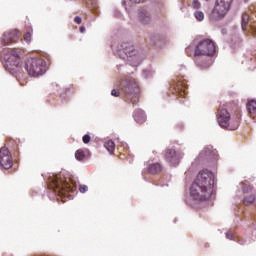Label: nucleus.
Listing matches in <instances>:
<instances>
[{"mask_svg": "<svg viewBox=\"0 0 256 256\" xmlns=\"http://www.w3.org/2000/svg\"><path fill=\"white\" fill-rule=\"evenodd\" d=\"M215 174L207 169L201 170L190 187V196L195 201H207L213 195Z\"/></svg>", "mask_w": 256, "mask_h": 256, "instance_id": "nucleus-1", "label": "nucleus"}, {"mask_svg": "<svg viewBox=\"0 0 256 256\" xmlns=\"http://www.w3.org/2000/svg\"><path fill=\"white\" fill-rule=\"evenodd\" d=\"M114 54L120 57V59L128 61L132 67H138L143 61V54L137 52L135 47L127 42L122 43L120 47L114 51Z\"/></svg>", "mask_w": 256, "mask_h": 256, "instance_id": "nucleus-2", "label": "nucleus"}, {"mask_svg": "<svg viewBox=\"0 0 256 256\" xmlns=\"http://www.w3.org/2000/svg\"><path fill=\"white\" fill-rule=\"evenodd\" d=\"M2 59L4 62V67L12 75L19 73L21 71V58L19 57V52L15 49L5 50Z\"/></svg>", "mask_w": 256, "mask_h": 256, "instance_id": "nucleus-3", "label": "nucleus"}, {"mask_svg": "<svg viewBox=\"0 0 256 256\" xmlns=\"http://www.w3.org/2000/svg\"><path fill=\"white\" fill-rule=\"evenodd\" d=\"M25 68L31 77H39L47 71V62L43 58H29Z\"/></svg>", "mask_w": 256, "mask_h": 256, "instance_id": "nucleus-4", "label": "nucleus"}, {"mask_svg": "<svg viewBox=\"0 0 256 256\" xmlns=\"http://www.w3.org/2000/svg\"><path fill=\"white\" fill-rule=\"evenodd\" d=\"M231 3H233V0H215L210 19H214L215 21L225 19L227 13H229V9H231Z\"/></svg>", "mask_w": 256, "mask_h": 256, "instance_id": "nucleus-5", "label": "nucleus"}, {"mask_svg": "<svg viewBox=\"0 0 256 256\" xmlns=\"http://www.w3.org/2000/svg\"><path fill=\"white\" fill-rule=\"evenodd\" d=\"M218 125L222 127V129H228L229 131H235L239 128V121H235L231 123V114L225 108H221L218 110L216 115Z\"/></svg>", "mask_w": 256, "mask_h": 256, "instance_id": "nucleus-6", "label": "nucleus"}, {"mask_svg": "<svg viewBox=\"0 0 256 256\" xmlns=\"http://www.w3.org/2000/svg\"><path fill=\"white\" fill-rule=\"evenodd\" d=\"M213 57L215 55V42L211 39H204L195 48V56Z\"/></svg>", "mask_w": 256, "mask_h": 256, "instance_id": "nucleus-7", "label": "nucleus"}, {"mask_svg": "<svg viewBox=\"0 0 256 256\" xmlns=\"http://www.w3.org/2000/svg\"><path fill=\"white\" fill-rule=\"evenodd\" d=\"M122 91L129 99H131V97H137V93H139L137 80L133 77H127L122 83Z\"/></svg>", "mask_w": 256, "mask_h": 256, "instance_id": "nucleus-8", "label": "nucleus"}, {"mask_svg": "<svg viewBox=\"0 0 256 256\" xmlns=\"http://www.w3.org/2000/svg\"><path fill=\"white\" fill-rule=\"evenodd\" d=\"M183 155L184 154L181 151H176L173 148H168L165 151V159L172 167L179 165Z\"/></svg>", "mask_w": 256, "mask_h": 256, "instance_id": "nucleus-9", "label": "nucleus"}, {"mask_svg": "<svg viewBox=\"0 0 256 256\" xmlns=\"http://www.w3.org/2000/svg\"><path fill=\"white\" fill-rule=\"evenodd\" d=\"M13 167V157L7 147L3 146L0 149V169H11Z\"/></svg>", "mask_w": 256, "mask_h": 256, "instance_id": "nucleus-10", "label": "nucleus"}, {"mask_svg": "<svg viewBox=\"0 0 256 256\" xmlns=\"http://www.w3.org/2000/svg\"><path fill=\"white\" fill-rule=\"evenodd\" d=\"M215 157H217V150L213 149V146H206L201 150L196 161L198 163H203V161L207 159H215Z\"/></svg>", "mask_w": 256, "mask_h": 256, "instance_id": "nucleus-11", "label": "nucleus"}, {"mask_svg": "<svg viewBox=\"0 0 256 256\" xmlns=\"http://www.w3.org/2000/svg\"><path fill=\"white\" fill-rule=\"evenodd\" d=\"M172 87H174L176 93L180 97H183L185 95V87H187V80L183 79V77H177V79L174 80Z\"/></svg>", "mask_w": 256, "mask_h": 256, "instance_id": "nucleus-12", "label": "nucleus"}, {"mask_svg": "<svg viewBox=\"0 0 256 256\" xmlns=\"http://www.w3.org/2000/svg\"><path fill=\"white\" fill-rule=\"evenodd\" d=\"M53 185L56 187V189H59V193H67L71 191V186L67 182H63V180H59L58 178L53 180Z\"/></svg>", "mask_w": 256, "mask_h": 256, "instance_id": "nucleus-13", "label": "nucleus"}, {"mask_svg": "<svg viewBox=\"0 0 256 256\" xmlns=\"http://www.w3.org/2000/svg\"><path fill=\"white\" fill-rule=\"evenodd\" d=\"M138 17L143 25H149L151 23V13L147 10H140Z\"/></svg>", "mask_w": 256, "mask_h": 256, "instance_id": "nucleus-14", "label": "nucleus"}, {"mask_svg": "<svg viewBox=\"0 0 256 256\" xmlns=\"http://www.w3.org/2000/svg\"><path fill=\"white\" fill-rule=\"evenodd\" d=\"M15 37H17V31L5 32L2 36V43H4L5 45H7V43H12Z\"/></svg>", "mask_w": 256, "mask_h": 256, "instance_id": "nucleus-15", "label": "nucleus"}, {"mask_svg": "<svg viewBox=\"0 0 256 256\" xmlns=\"http://www.w3.org/2000/svg\"><path fill=\"white\" fill-rule=\"evenodd\" d=\"M134 121H136V123H145V121H147V116L145 115V112L143 110H136L134 112Z\"/></svg>", "mask_w": 256, "mask_h": 256, "instance_id": "nucleus-16", "label": "nucleus"}, {"mask_svg": "<svg viewBox=\"0 0 256 256\" xmlns=\"http://www.w3.org/2000/svg\"><path fill=\"white\" fill-rule=\"evenodd\" d=\"M196 63L198 67H201V69H209L210 65H213V60L209 58L208 60H204L203 58H198L196 60Z\"/></svg>", "mask_w": 256, "mask_h": 256, "instance_id": "nucleus-17", "label": "nucleus"}, {"mask_svg": "<svg viewBox=\"0 0 256 256\" xmlns=\"http://www.w3.org/2000/svg\"><path fill=\"white\" fill-rule=\"evenodd\" d=\"M247 111L250 115H256V101L252 100L247 104Z\"/></svg>", "mask_w": 256, "mask_h": 256, "instance_id": "nucleus-18", "label": "nucleus"}, {"mask_svg": "<svg viewBox=\"0 0 256 256\" xmlns=\"http://www.w3.org/2000/svg\"><path fill=\"white\" fill-rule=\"evenodd\" d=\"M148 171L152 174L159 173V171H161V164L159 163L151 164L148 167Z\"/></svg>", "mask_w": 256, "mask_h": 256, "instance_id": "nucleus-19", "label": "nucleus"}, {"mask_svg": "<svg viewBox=\"0 0 256 256\" xmlns=\"http://www.w3.org/2000/svg\"><path fill=\"white\" fill-rule=\"evenodd\" d=\"M32 33H33V28L27 27L26 28V33L24 34V41H26V43H31Z\"/></svg>", "mask_w": 256, "mask_h": 256, "instance_id": "nucleus-20", "label": "nucleus"}, {"mask_svg": "<svg viewBox=\"0 0 256 256\" xmlns=\"http://www.w3.org/2000/svg\"><path fill=\"white\" fill-rule=\"evenodd\" d=\"M254 202H255V196L254 195L245 196L244 199H243V203L246 206L253 205Z\"/></svg>", "mask_w": 256, "mask_h": 256, "instance_id": "nucleus-21", "label": "nucleus"}, {"mask_svg": "<svg viewBox=\"0 0 256 256\" xmlns=\"http://www.w3.org/2000/svg\"><path fill=\"white\" fill-rule=\"evenodd\" d=\"M105 148L109 153H113L115 151V142L109 140L105 143Z\"/></svg>", "mask_w": 256, "mask_h": 256, "instance_id": "nucleus-22", "label": "nucleus"}, {"mask_svg": "<svg viewBox=\"0 0 256 256\" xmlns=\"http://www.w3.org/2000/svg\"><path fill=\"white\" fill-rule=\"evenodd\" d=\"M247 25H249V14H244L242 16V29L245 31L247 29Z\"/></svg>", "mask_w": 256, "mask_h": 256, "instance_id": "nucleus-23", "label": "nucleus"}, {"mask_svg": "<svg viewBox=\"0 0 256 256\" xmlns=\"http://www.w3.org/2000/svg\"><path fill=\"white\" fill-rule=\"evenodd\" d=\"M75 157L77 161H83V159H85V151L81 149L77 150L75 153Z\"/></svg>", "mask_w": 256, "mask_h": 256, "instance_id": "nucleus-24", "label": "nucleus"}, {"mask_svg": "<svg viewBox=\"0 0 256 256\" xmlns=\"http://www.w3.org/2000/svg\"><path fill=\"white\" fill-rule=\"evenodd\" d=\"M194 17L197 21H203L205 19V14L202 11L194 12Z\"/></svg>", "mask_w": 256, "mask_h": 256, "instance_id": "nucleus-25", "label": "nucleus"}, {"mask_svg": "<svg viewBox=\"0 0 256 256\" xmlns=\"http://www.w3.org/2000/svg\"><path fill=\"white\" fill-rule=\"evenodd\" d=\"M192 7H194V9H199L201 7V2H199V0H193Z\"/></svg>", "mask_w": 256, "mask_h": 256, "instance_id": "nucleus-26", "label": "nucleus"}, {"mask_svg": "<svg viewBox=\"0 0 256 256\" xmlns=\"http://www.w3.org/2000/svg\"><path fill=\"white\" fill-rule=\"evenodd\" d=\"M82 141H83V143H85V144H87V143H89L90 141H91V136H89V135H84L83 136V138H82Z\"/></svg>", "mask_w": 256, "mask_h": 256, "instance_id": "nucleus-27", "label": "nucleus"}, {"mask_svg": "<svg viewBox=\"0 0 256 256\" xmlns=\"http://www.w3.org/2000/svg\"><path fill=\"white\" fill-rule=\"evenodd\" d=\"M89 188L87 187V185H82L79 187V191L80 193H86V191L88 190Z\"/></svg>", "mask_w": 256, "mask_h": 256, "instance_id": "nucleus-28", "label": "nucleus"}, {"mask_svg": "<svg viewBox=\"0 0 256 256\" xmlns=\"http://www.w3.org/2000/svg\"><path fill=\"white\" fill-rule=\"evenodd\" d=\"M111 95H112L113 97H119V91L113 89V90L111 91Z\"/></svg>", "mask_w": 256, "mask_h": 256, "instance_id": "nucleus-29", "label": "nucleus"}, {"mask_svg": "<svg viewBox=\"0 0 256 256\" xmlns=\"http://www.w3.org/2000/svg\"><path fill=\"white\" fill-rule=\"evenodd\" d=\"M75 23H77L78 25H81V23H82L81 17L76 16V17H75Z\"/></svg>", "mask_w": 256, "mask_h": 256, "instance_id": "nucleus-30", "label": "nucleus"}, {"mask_svg": "<svg viewBox=\"0 0 256 256\" xmlns=\"http://www.w3.org/2000/svg\"><path fill=\"white\" fill-rule=\"evenodd\" d=\"M226 237L227 239H233V232H227Z\"/></svg>", "mask_w": 256, "mask_h": 256, "instance_id": "nucleus-31", "label": "nucleus"}, {"mask_svg": "<svg viewBox=\"0 0 256 256\" xmlns=\"http://www.w3.org/2000/svg\"><path fill=\"white\" fill-rule=\"evenodd\" d=\"M242 189H243L244 192H247V191L251 190V188L247 187V185H243Z\"/></svg>", "mask_w": 256, "mask_h": 256, "instance_id": "nucleus-32", "label": "nucleus"}, {"mask_svg": "<svg viewBox=\"0 0 256 256\" xmlns=\"http://www.w3.org/2000/svg\"><path fill=\"white\" fill-rule=\"evenodd\" d=\"M145 0H130V3H143Z\"/></svg>", "mask_w": 256, "mask_h": 256, "instance_id": "nucleus-33", "label": "nucleus"}, {"mask_svg": "<svg viewBox=\"0 0 256 256\" xmlns=\"http://www.w3.org/2000/svg\"><path fill=\"white\" fill-rule=\"evenodd\" d=\"M84 31H85V27L84 26L80 27V32L83 33Z\"/></svg>", "mask_w": 256, "mask_h": 256, "instance_id": "nucleus-34", "label": "nucleus"}, {"mask_svg": "<svg viewBox=\"0 0 256 256\" xmlns=\"http://www.w3.org/2000/svg\"><path fill=\"white\" fill-rule=\"evenodd\" d=\"M250 27H251V29H254V27H255V26H253V25H250Z\"/></svg>", "mask_w": 256, "mask_h": 256, "instance_id": "nucleus-35", "label": "nucleus"}]
</instances>
